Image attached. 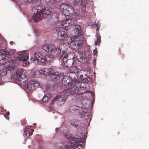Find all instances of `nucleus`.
I'll list each match as a JSON object with an SVG mask.
<instances>
[{"mask_svg": "<svg viewBox=\"0 0 149 149\" xmlns=\"http://www.w3.org/2000/svg\"><path fill=\"white\" fill-rule=\"evenodd\" d=\"M56 31L58 33V39L60 40H62L63 39L69 40L67 43L70 44L73 49H78L79 46L83 43V42L81 40L77 39H74V38L67 36L65 28L61 26H60L56 28Z\"/></svg>", "mask_w": 149, "mask_h": 149, "instance_id": "1", "label": "nucleus"}, {"mask_svg": "<svg viewBox=\"0 0 149 149\" xmlns=\"http://www.w3.org/2000/svg\"><path fill=\"white\" fill-rule=\"evenodd\" d=\"M32 10L34 14L33 15L32 18L33 21L36 22L47 17L51 13L50 9L47 10L45 7L43 6H36L33 7Z\"/></svg>", "mask_w": 149, "mask_h": 149, "instance_id": "2", "label": "nucleus"}, {"mask_svg": "<svg viewBox=\"0 0 149 149\" xmlns=\"http://www.w3.org/2000/svg\"><path fill=\"white\" fill-rule=\"evenodd\" d=\"M70 88L67 89L64 91V93L66 95L77 94L79 92V88L81 90H86L87 88L85 83L80 82L79 81L77 82H73L70 84Z\"/></svg>", "mask_w": 149, "mask_h": 149, "instance_id": "3", "label": "nucleus"}, {"mask_svg": "<svg viewBox=\"0 0 149 149\" xmlns=\"http://www.w3.org/2000/svg\"><path fill=\"white\" fill-rule=\"evenodd\" d=\"M82 136L80 139L78 138L71 140L70 142L65 145V148L66 149H74V147L77 148L79 146H81L85 142L87 136L85 134H83Z\"/></svg>", "mask_w": 149, "mask_h": 149, "instance_id": "4", "label": "nucleus"}, {"mask_svg": "<svg viewBox=\"0 0 149 149\" xmlns=\"http://www.w3.org/2000/svg\"><path fill=\"white\" fill-rule=\"evenodd\" d=\"M55 76L54 77L55 78V81L59 82L62 80V84L64 86L68 85L69 88H70V84L72 83L71 80L69 76H64V74L63 73H59V72H57L55 74Z\"/></svg>", "mask_w": 149, "mask_h": 149, "instance_id": "5", "label": "nucleus"}, {"mask_svg": "<svg viewBox=\"0 0 149 149\" xmlns=\"http://www.w3.org/2000/svg\"><path fill=\"white\" fill-rule=\"evenodd\" d=\"M24 72L23 70L19 69L16 71L14 75L15 79L17 81L19 84L21 85H24L28 81L27 77Z\"/></svg>", "mask_w": 149, "mask_h": 149, "instance_id": "6", "label": "nucleus"}, {"mask_svg": "<svg viewBox=\"0 0 149 149\" xmlns=\"http://www.w3.org/2000/svg\"><path fill=\"white\" fill-rule=\"evenodd\" d=\"M67 89H66L63 91L62 92V94L63 96H62L58 95L56 96L52 101V104H53L56 103L58 105H60L66 102L67 99V96L70 95H66L64 93V91Z\"/></svg>", "mask_w": 149, "mask_h": 149, "instance_id": "7", "label": "nucleus"}, {"mask_svg": "<svg viewBox=\"0 0 149 149\" xmlns=\"http://www.w3.org/2000/svg\"><path fill=\"white\" fill-rule=\"evenodd\" d=\"M73 108L74 110L76 111H78V112L80 114L84 116L85 119H87L88 120H89V122H90L91 120L90 119V118H88L89 113L87 112V110L86 109L76 106H74Z\"/></svg>", "mask_w": 149, "mask_h": 149, "instance_id": "8", "label": "nucleus"}, {"mask_svg": "<svg viewBox=\"0 0 149 149\" xmlns=\"http://www.w3.org/2000/svg\"><path fill=\"white\" fill-rule=\"evenodd\" d=\"M40 72L42 74H45L46 76L47 75H49L52 79H54L55 81V78L54 77V76H55V74L57 72H53V70L51 68H42L40 71Z\"/></svg>", "mask_w": 149, "mask_h": 149, "instance_id": "9", "label": "nucleus"}, {"mask_svg": "<svg viewBox=\"0 0 149 149\" xmlns=\"http://www.w3.org/2000/svg\"><path fill=\"white\" fill-rule=\"evenodd\" d=\"M39 86V82L36 80H31L27 83V87L29 90L33 91L36 90Z\"/></svg>", "mask_w": 149, "mask_h": 149, "instance_id": "10", "label": "nucleus"}, {"mask_svg": "<svg viewBox=\"0 0 149 149\" xmlns=\"http://www.w3.org/2000/svg\"><path fill=\"white\" fill-rule=\"evenodd\" d=\"M70 55V54L69 53L66 54V52H63L62 56L63 57L62 59L63 64L65 67H69L71 66V65H70L68 63L70 61L72 60L71 59H69L68 58H70L69 57V56Z\"/></svg>", "mask_w": 149, "mask_h": 149, "instance_id": "11", "label": "nucleus"}, {"mask_svg": "<svg viewBox=\"0 0 149 149\" xmlns=\"http://www.w3.org/2000/svg\"><path fill=\"white\" fill-rule=\"evenodd\" d=\"M73 31V33H74V36L75 37H79L83 33L80 26L77 24L74 26Z\"/></svg>", "mask_w": 149, "mask_h": 149, "instance_id": "12", "label": "nucleus"}, {"mask_svg": "<svg viewBox=\"0 0 149 149\" xmlns=\"http://www.w3.org/2000/svg\"><path fill=\"white\" fill-rule=\"evenodd\" d=\"M70 123L72 126L77 129L79 128L81 125V121L77 119L72 120L71 121Z\"/></svg>", "mask_w": 149, "mask_h": 149, "instance_id": "13", "label": "nucleus"}, {"mask_svg": "<svg viewBox=\"0 0 149 149\" xmlns=\"http://www.w3.org/2000/svg\"><path fill=\"white\" fill-rule=\"evenodd\" d=\"M69 76L70 78L72 83H74V82H77L79 81L78 76L75 72H72L70 73Z\"/></svg>", "mask_w": 149, "mask_h": 149, "instance_id": "14", "label": "nucleus"}, {"mask_svg": "<svg viewBox=\"0 0 149 149\" xmlns=\"http://www.w3.org/2000/svg\"><path fill=\"white\" fill-rule=\"evenodd\" d=\"M67 10L64 12V15L65 16H69L74 13L73 8L72 6L68 5Z\"/></svg>", "mask_w": 149, "mask_h": 149, "instance_id": "15", "label": "nucleus"}, {"mask_svg": "<svg viewBox=\"0 0 149 149\" xmlns=\"http://www.w3.org/2000/svg\"><path fill=\"white\" fill-rule=\"evenodd\" d=\"M18 58L19 60L23 61L26 60L28 57L26 53L24 52H21L18 54Z\"/></svg>", "mask_w": 149, "mask_h": 149, "instance_id": "16", "label": "nucleus"}, {"mask_svg": "<svg viewBox=\"0 0 149 149\" xmlns=\"http://www.w3.org/2000/svg\"><path fill=\"white\" fill-rule=\"evenodd\" d=\"M56 46L51 44H48V47L47 50V52L52 54H55L56 53L54 51V49H56Z\"/></svg>", "mask_w": 149, "mask_h": 149, "instance_id": "17", "label": "nucleus"}, {"mask_svg": "<svg viewBox=\"0 0 149 149\" xmlns=\"http://www.w3.org/2000/svg\"><path fill=\"white\" fill-rule=\"evenodd\" d=\"M72 20L69 18L66 19L65 20H63L61 25L65 27L68 28V26H70L72 24L71 22Z\"/></svg>", "mask_w": 149, "mask_h": 149, "instance_id": "18", "label": "nucleus"}, {"mask_svg": "<svg viewBox=\"0 0 149 149\" xmlns=\"http://www.w3.org/2000/svg\"><path fill=\"white\" fill-rule=\"evenodd\" d=\"M29 127H26L23 130V132H24L23 134H25L26 136H27L28 135L30 136L33 134V129H30L28 128Z\"/></svg>", "mask_w": 149, "mask_h": 149, "instance_id": "19", "label": "nucleus"}, {"mask_svg": "<svg viewBox=\"0 0 149 149\" xmlns=\"http://www.w3.org/2000/svg\"><path fill=\"white\" fill-rule=\"evenodd\" d=\"M41 54L39 52L37 51L34 53V57H33L32 60L33 61H35L36 60H38L41 56Z\"/></svg>", "mask_w": 149, "mask_h": 149, "instance_id": "20", "label": "nucleus"}, {"mask_svg": "<svg viewBox=\"0 0 149 149\" xmlns=\"http://www.w3.org/2000/svg\"><path fill=\"white\" fill-rule=\"evenodd\" d=\"M68 5L65 4H62L60 6V10L62 11L63 14L64 15V12L65 10H67V8H68Z\"/></svg>", "mask_w": 149, "mask_h": 149, "instance_id": "21", "label": "nucleus"}, {"mask_svg": "<svg viewBox=\"0 0 149 149\" xmlns=\"http://www.w3.org/2000/svg\"><path fill=\"white\" fill-rule=\"evenodd\" d=\"M51 97V95L47 94L45 95L42 99V101L44 102H47L48 101Z\"/></svg>", "mask_w": 149, "mask_h": 149, "instance_id": "22", "label": "nucleus"}, {"mask_svg": "<svg viewBox=\"0 0 149 149\" xmlns=\"http://www.w3.org/2000/svg\"><path fill=\"white\" fill-rule=\"evenodd\" d=\"M56 49H54V52L55 53H56L55 54H52L54 55V56H58L59 55H60L61 54V50L60 47H58L56 46Z\"/></svg>", "mask_w": 149, "mask_h": 149, "instance_id": "23", "label": "nucleus"}, {"mask_svg": "<svg viewBox=\"0 0 149 149\" xmlns=\"http://www.w3.org/2000/svg\"><path fill=\"white\" fill-rule=\"evenodd\" d=\"M68 132H66L64 135L65 137L68 139V140L70 141L71 140H73L74 138H78L77 137H72L71 135H70L69 134L68 135Z\"/></svg>", "mask_w": 149, "mask_h": 149, "instance_id": "24", "label": "nucleus"}, {"mask_svg": "<svg viewBox=\"0 0 149 149\" xmlns=\"http://www.w3.org/2000/svg\"><path fill=\"white\" fill-rule=\"evenodd\" d=\"M45 58L47 61L50 62L52 61L53 56L52 55L48 54L45 55Z\"/></svg>", "mask_w": 149, "mask_h": 149, "instance_id": "25", "label": "nucleus"}, {"mask_svg": "<svg viewBox=\"0 0 149 149\" xmlns=\"http://www.w3.org/2000/svg\"><path fill=\"white\" fill-rule=\"evenodd\" d=\"M38 61V63L39 62V64H41V63H44L45 62L46 59L45 58L43 57H41L38 59L37 61Z\"/></svg>", "mask_w": 149, "mask_h": 149, "instance_id": "26", "label": "nucleus"}, {"mask_svg": "<svg viewBox=\"0 0 149 149\" xmlns=\"http://www.w3.org/2000/svg\"><path fill=\"white\" fill-rule=\"evenodd\" d=\"M11 54H12V53H10V52H8V51H3V52L2 53H1V56L3 55L4 56V57H2V59H3L7 55H10Z\"/></svg>", "mask_w": 149, "mask_h": 149, "instance_id": "27", "label": "nucleus"}, {"mask_svg": "<svg viewBox=\"0 0 149 149\" xmlns=\"http://www.w3.org/2000/svg\"><path fill=\"white\" fill-rule=\"evenodd\" d=\"M101 37L99 35H97V39L95 42V45H97L99 44L101 42Z\"/></svg>", "mask_w": 149, "mask_h": 149, "instance_id": "28", "label": "nucleus"}, {"mask_svg": "<svg viewBox=\"0 0 149 149\" xmlns=\"http://www.w3.org/2000/svg\"><path fill=\"white\" fill-rule=\"evenodd\" d=\"M50 89L51 90H55L56 89L57 87V84H56L53 83L52 85L49 86Z\"/></svg>", "mask_w": 149, "mask_h": 149, "instance_id": "29", "label": "nucleus"}, {"mask_svg": "<svg viewBox=\"0 0 149 149\" xmlns=\"http://www.w3.org/2000/svg\"><path fill=\"white\" fill-rule=\"evenodd\" d=\"M48 47V44L47 45L45 44L43 45L42 47V48L45 51H47V50Z\"/></svg>", "mask_w": 149, "mask_h": 149, "instance_id": "30", "label": "nucleus"}, {"mask_svg": "<svg viewBox=\"0 0 149 149\" xmlns=\"http://www.w3.org/2000/svg\"><path fill=\"white\" fill-rule=\"evenodd\" d=\"M4 117L7 120L9 119V117L8 116L10 115V113L9 111H7L5 113H3Z\"/></svg>", "mask_w": 149, "mask_h": 149, "instance_id": "31", "label": "nucleus"}, {"mask_svg": "<svg viewBox=\"0 0 149 149\" xmlns=\"http://www.w3.org/2000/svg\"><path fill=\"white\" fill-rule=\"evenodd\" d=\"M85 81L86 82H92V79L90 77H87L86 79H85Z\"/></svg>", "mask_w": 149, "mask_h": 149, "instance_id": "32", "label": "nucleus"}, {"mask_svg": "<svg viewBox=\"0 0 149 149\" xmlns=\"http://www.w3.org/2000/svg\"><path fill=\"white\" fill-rule=\"evenodd\" d=\"M47 23L48 24H51L54 23L53 20L51 18H48L47 21Z\"/></svg>", "mask_w": 149, "mask_h": 149, "instance_id": "33", "label": "nucleus"}, {"mask_svg": "<svg viewBox=\"0 0 149 149\" xmlns=\"http://www.w3.org/2000/svg\"><path fill=\"white\" fill-rule=\"evenodd\" d=\"M47 3H50L51 4H53L55 2V0H45Z\"/></svg>", "mask_w": 149, "mask_h": 149, "instance_id": "34", "label": "nucleus"}, {"mask_svg": "<svg viewBox=\"0 0 149 149\" xmlns=\"http://www.w3.org/2000/svg\"><path fill=\"white\" fill-rule=\"evenodd\" d=\"M26 61H24L23 63V66H26L29 64V62Z\"/></svg>", "mask_w": 149, "mask_h": 149, "instance_id": "35", "label": "nucleus"}, {"mask_svg": "<svg viewBox=\"0 0 149 149\" xmlns=\"http://www.w3.org/2000/svg\"><path fill=\"white\" fill-rule=\"evenodd\" d=\"M97 53V49H95L93 51V54L94 55H96Z\"/></svg>", "mask_w": 149, "mask_h": 149, "instance_id": "36", "label": "nucleus"}, {"mask_svg": "<svg viewBox=\"0 0 149 149\" xmlns=\"http://www.w3.org/2000/svg\"><path fill=\"white\" fill-rule=\"evenodd\" d=\"M81 9L82 10V11H85L86 8H85V6L84 5H82V6H81Z\"/></svg>", "mask_w": 149, "mask_h": 149, "instance_id": "37", "label": "nucleus"}, {"mask_svg": "<svg viewBox=\"0 0 149 149\" xmlns=\"http://www.w3.org/2000/svg\"><path fill=\"white\" fill-rule=\"evenodd\" d=\"M8 69L9 70H13L14 69V68L13 66H9L8 68Z\"/></svg>", "mask_w": 149, "mask_h": 149, "instance_id": "38", "label": "nucleus"}, {"mask_svg": "<svg viewBox=\"0 0 149 149\" xmlns=\"http://www.w3.org/2000/svg\"><path fill=\"white\" fill-rule=\"evenodd\" d=\"M24 1L27 2H31L33 1H34V0H24Z\"/></svg>", "mask_w": 149, "mask_h": 149, "instance_id": "39", "label": "nucleus"}, {"mask_svg": "<svg viewBox=\"0 0 149 149\" xmlns=\"http://www.w3.org/2000/svg\"><path fill=\"white\" fill-rule=\"evenodd\" d=\"M3 72H4V73H3V75H4L6 74V73H7V70H6L5 69V70H3Z\"/></svg>", "mask_w": 149, "mask_h": 149, "instance_id": "40", "label": "nucleus"}, {"mask_svg": "<svg viewBox=\"0 0 149 149\" xmlns=\"http://www.w3.org/2000/svg\"><path fill=\"white\" fill-rule=\"evenodd\" d=\"M75 2L76 4L77 3V4L78 3H79L80 0H75Z\"/></svg>", "mask_w": 149, "mask_h": 149, "instance_id": "41", "label": "nucleus"}, {"mask_svg": "<svg viewBox=\"0 0 149 149\" xmlns=\"http://www.w3.org/2000/svg\"><path fill=\"white\" fill-rule=\"evenodd\" d=\"M2 40L0 38V48L1 47V45L2 44Z\"/></svg>", "mask_w": 149, "mask_h": 149, "instance_id": "42", "label": "nucleus"}, {"mask_svg": "<svg viewBox=\"0 0 149 149\" xmlns=\"http://www.w3.org/2000/svg\"><path fill=\"white\" fill-rule=\"evenodd\" d=\"M80 78L81 79H82V80H84V79L83 78H82L83 77V75H80Z\"/></svg>", "mask_w": 149, "mask_h": 149, "instance_id": "43", "label": "nucleus"}, {"mask_svg": "<svg viewBox=\"0 0 149 149\" xmlns=\"http://www.w3.org/2000/svg\"><path fill=\"white\" fill-rule=\"evenodd\" d=\"M81 0V2H84L85 1V0Z\"/></svg>", "mask_w": 149, "mask_h": 149, "instance_id": "44", "label": "nucleus"}, {"mask_svg": "<svg viewBox=\"0 0 149 149\" xmlns=\"http://www.w3.org/2000/svg\"><path fill=\"white\" fill-rule=\"evenodd\" d=\"M78 149H80V148H79Z\"/></svg>", "mask_w": 149, "mask_h": 149, "instance_id": "45", "label": "nucleus"}]
</instances>
